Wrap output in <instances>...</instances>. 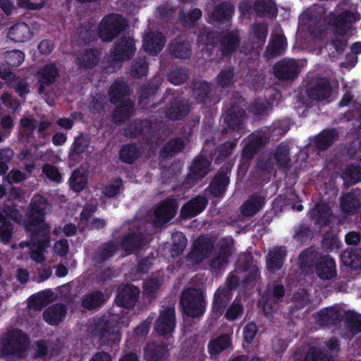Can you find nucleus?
<instances>
[{
  "label": "nucleus",
  "mask_w": 361,
  "mask_h": 361,
  "mask_svg": "<svg viewBox=\"0 0 361 361\" xmlns=\"http://www.w3.org/2000/svg\"><path fill=\"white\" fill-rule=\"evenodd\" d=\"M120 327L118 324L101 317L94 321L92 334L98 338L101 348H116L121 341Z\"/></svg>",
  "instance_id": "obj_1"
},
{
  "label": "nucleus",
  "mask_w": 361,
  "mask_h": 361,
  "mask_svg": "<svg viewBox=\"0 0 361 361\" xmlns=\"http://www.w3.org/2000/svg\"><path fill=\"white\" fill-rule=\"evenodd\" d=\"M127 27V21L121 14L110 13L101 20L97 35L103 42H110L124 32Z\"/></svg>",
  "instance_id": "obj_2"
},
{
  "label": "nucleus",
  "mask_w": 361,
  "mask_h": 361,
  "mask_svg": "<svg viewBox=\"0 0 361 361\" xmlns=\"http://www.w3.org/2000/svg\"><path fill=\"white\" fill-rule=\"evenodd\" d=\"M180 305L183 313L192 318L202 316L206 310V301L203 293L197 288H188L182 292Z\"/></svg>",
  "instance_id": "obj_3"
},
{
  "label": "nucleus",
  "mask_w": 361,
  "mask_h": 361,
  "mask_svg": "<svg viewBox=\"0 0 361 361\" xmlns=\"http://www.w3.org/2000/svg\"><path fill=\"white\" fill-rule=\"evenodd\" d=\"M30 344V338L22 330L8 331L2 339L1 353L4 355L23 357Z\"/></svg>",
  "instance_id": "obj_4"
},
{
  "label": "nucleus",
  "mask_w": 361,
  "mask_h": 361,
  "mask_svg": "<svg viewBox=\"0 0 361 361\" xmlns=\"http://www.w3.org/2000/svg\"><path fill=\"white\" fill-rule=\"evenodd\" d=\"M136 47L133 39L129 37H123L116 42L109 51V58L113 66L109 67L111 72L119 70L123 62L130 60L135 55Z\"/></svg>",
  "instance_id": "obj_5"
},
{
  "label": "nucleus",
  "mask_w": 361,
  "mask_h": 361,
  "mask_svg": "<svg viewBox=\"0 0 361 361\" xmlns=\"http://www.w3.org/2000/svg\"><path fill=\"white\" fill-rule=\"evenodd\" d=\"M245 111L239 106H231L227 109L224 116V124L221 133L226 135L229 132L237 133L238 138L245 132Z\"/></svg>",
  "instance_id": "obj_6"
},
{
  "label": "nucleus",
  "mask_w": 361,
  "mask_h": 361,
  "mask_svg": "<svg viewBox=\"0 0 361 361\" xmlns=\"http://www.w3.org/2000/svg\"><path fill=\"white\" fill-rule=\"evenodd\" d=\"M48 204L47 200L41 195H36L32 198L30 212L25 223L27 231H37L38 226L46 225L44 221Z\"/></svg>",
  "instance_id": "obj_7"
},
{
  "label": "nucleus",
  "mask_w": 361,
  "mask_h": 361,
  "mask_svg": "<svg viewBox=\"0 0 361 361\" xmlns=\"http://www.w3.org/2000/svg\"><path fill=\"white\" fill-rule=\"evenodd\" d=\"M31 233L30 240L36 248L31 251V257L37 263H43L45 260L43 252L50 245V231L48 225L38 226L37 231Z\"/></svg>",
  "instance_id": "obj_8"
},
{
  "label": "nucleus",
  "mask_w": 361,
  "mask_h": 361,
  "mask_svg": "<svg viewBox=\"0 0 361 361\" xmlns=\"http://www.w3.org/2000/svg\"><path fill=\"white\" fill-rule=\"evenodd\" d=\"M284 295L285 287L283 284L274 282L272 285L267 286L262 297V309L266 317L271 315L278 310L279 303L283 301Z\"/></svg>",
  "instance_id": "obj_9"
},
{
  "label": "nucleus",
  "mask_w": 361,
  "mask_h": 361,
  "mask_svg": "<svg viewBox=\"0 0 361 361\" xmlns=\"http://www.w3.org/2000/svg\"><path fill=\"white\" fill-rule=\"evenodd\" d=\"M233 165L224 164L212 178L208 186L209 193L214 197H223L230 183V176Z\"/></svg>",
  "instance_id": "obj_10"
},
{
  "label": "nucleus",
  "mask_w": 361,
  "mask_h": 361,
  "mask_svg": "<svg viewBox=\"0 0 361 361\" xmlns=\"http://www.w3.org/2000/svg\"><path fill=\"white\" fill-rule=\"evenodd\" d=\"M211 159L202 154L195 156L189 167L186 183L194 185L201 181L211 171Z\"/></svg>",
  "instance_id": "obj_11"
},
{
  "label": "nucleus",
  "mask_w": 361,
  "mask_h": 361,
  "mask_svg": "<svg viewBox=\"0 0 361 361\" xmlns=\"http://www.w3.org/2000/svg\"><path fill=\"white\" fill-rule=\"evenodd\" d=\"M305 92L311 101L323 102L331 97L332 86L329 80L317 78L307 82Z\"/></svg>",
  "instance_id": "obj_12"
},
{
  "label": "nucleus",
  "mask_w": 361,
  "mask_h": 361,
  "mask_svg": "<svg viewBox=\"0 0 361 361\" xmlns=\"http://www.w3.org/2000/svg\"><path fill=\"white\" fill-rule=\"evenodd\" d=\"M360 17L348 10H345L338 15H334L332 25L334 35L338 37H345L351 30L353 24L360 20Z\"/></svg>",
  "instance_id": "obj_13"
},
{
  "label": "nucleus",
  "mask_w": 361,
  "mask_h": 361,
  "mask_svg": "<svg viewBox=\"0 0 361 361\" xmlns=\"http://www.w3.org/2000/svg\"><path fill=\"white\" fill-rule=\"evenodd\" d=\"M178 202L173 197L160 202L154 211V224L161 226L169 222L176 214Z\"/></svg>",
  "instance_id": "obj_14"
},
{
  "label": "nucleus",
  "mask_w": 361,
  "mask_h": 361,
  "mask_svg": "<svg viewBox=\"0 0 361 361\" xmlns=\"http://www.w3.org/2000/svg\"><path fill=\"white\" fill-rule=\"evenodd\" d=\"M273 69L275 77L281 81L293 80L300 73L298 62L290 59H283L278 61Z\"/></svg>",
  "instance_id": "obj_15"
},
{
  "label": "nucleus",
  "mask_w": 361,
  "mask_h": 361,
  "mask_svg": "<svg viewBox=\"0 0 361 361\" xmlns=\"http://www.w3.org/2000/svg\"><path fill=\"white\" fill-rule=\"evenodd\" d=\"M38 92L43 94L46 87L51 86L59 78V70L54 62L46 63L37 71Z\"/></svg>",
  "instance_id": "obj_16"
},
{
  "label": "nucleus",
  "mask_w": 361,
  "mask_h": 361,
  "mask_svg": "<svg viewBox=\"0 0 361 361\" xmlns=\"http://www.w3.org/2000/svg\"><path fill=\"white\" fill-rule=\"evenodd\" d=\"M169 102V106L166 111V116L171 121H180L188 116L191 111L188 100L180 96L173 94Z\"/></svg>",
  "instance_id": "obj_17"
},
{
  "label": "nucleus",
  "mask_w": 361,
  "mask_h": 361,
  "mask_svg": "<svg viewBox=\"0 0 361 361\" xmlns=\"http://www.w3.org/2000/svg\"><path fill=\"white\" fill-rule=\"evenodd\" d=\"M176 327L175 308L167 307L161 311L154 324V331L160 336L171 335Z\"/></svg>",
  "instance_id": "obj_18"
},
{
  "label": "nucleus",
  "mask_w": 361,
  "mask_h": 361,
  "mask_svg": "<svg viewBox=\"0 0 361 361\" xmlns=\"http://www.w3.org/2000/svg\"><path fill=\"white\" fill-rule=\"evenodd\" d=\"M214 248L211 241L206 238L196 240L191 250L186 256V259L193 264H200L204 259L208 258Z\"/></svg>",
  "instance_id": "obj_19"
},
{
  "label": "nucleus",
  "mask_w": 361,
  "mask_h": 361,
  "mask_svg": "<svg viewBox=\"0 0 361 361\" xmlns=\"http://www.w3.org/2000/svg\"><path fill=\"white\" fill-rule=\"evenodd\" d=\"M146 361H166L170 355L169 345L164 342H149L144 348Z\"/></svg>",
  "instance_id": "obj_20"
},
{
  "label": "nucleus",
  "mask_w": 361,
  "mask_h": 361,
  "mask_svg": "<svg viewBox=\"0 0 361 361\" xmlns=\"http://www.w3.org/2000/svg\"><path fill=\"white\" fill-rule=\"evenodd\" d=\"M234 12L233 4L229 1H224L213 7L209 19L213 23L224 25L231 20Z\"/></svg>",
  "instance_id": "obj_21"
},
{
  "label": "nucleus",
  "mask_w": 361,
  "mask_h": 361,
  "mask_svg": "<svg viewBox=\"0 0 361 361\" xmlns=\"http://www.w3.org/2000/svg\"><path fill=\"white\" fill-rule=\"evenodd\" d=\"M140 289L133 284H126L116 295L115 301L118 306L123 308L133 307L140 297Z\"/></svg>",
  "instance_id": "obj_22"
},
{
  "label": "nucleus",
  "mask_w": 361,
  "mask_h": 361,
  "mask_svg": "<svg viewBox=\"0 0 361 361\" xmlns=\"http://www.w3.org/2000/svg\"><path fill=\"white\" fill-rule=\"evenodd\" d=\"M265 204L264 197L258 193L252 194L240 207V214L245 217L253 216L263 209Z\"/></svg>",
  "instance_id": "obj_23"
},
{
  "label": "nucleus",
  "mask_w": 361,
  "mask_h": 361,
  "mask_svg": "<svg viewBox=\"0 0 361 361\" xmlns=\"http://www.w3.org/2000/svg\"><path fill=\"white\" fill-rule=\"evenodd\" d=\"M207 204L208 201L205 197L195 196L182 206L180 209L181 216L185 219L195 217L205 209Z\"/></svg>",
  "instance_id": "obj_24"
},
{
  "label": "nucleus",
  "mask_w": 361,
  "mask_h": 361,
  "mask_svg": "<svg viewBox=\"0 0 361 361\" xmlns=\"http://www.w3.org/2000/svg\"><path fill=\"white\" fill-rule=\"evenodd\" d=\"M101 54V51L98 48L85 49L76 58L78 68L85 71L92 70L99 63Z\"/></svg>",
  "instance_id": "obj_25"
},
{
  "label": "nucleus",
  "mask_w": 361,
  "mask_h": 361,
  "mask_svg": "<svg viewBox=\"0 0 361 361\" xmlns=\"http://www.w3.org/2000/svg\"><path fill=\"white\" fill-rule=\"evenodd\" d=\"M166 39L161 32H149L143 39L142 47L149 55L159 54L165 44Z\"/></svg>",
  "instance_id": "obj_26"
},
{
  "label": "nucleus",
  "mask_w": 361,
  "mask_h": 361,
  "mask_svg": "<svg viewBox=\"0 0 361 361\" xmlns=\"http://www.w3.org/2000/svg\"><path fill=\"white\" fill-rule=\"evenodd\" d=\"M67 313V308L63 303H55L44 310L42 316L44 320L49 325L56 326L63 321Z\"/></svg>",
  "instance_id": "obj_27"
},
{
  "label": "nucleus",
  "mask_w": 361,
  "mask_h": 361,
  "mask_svg": "<svg viewBox=\"0 0 361 361\" xmlns=\"http://www.w3.org/2000/svg\"><path fill=\"white\" fill-rule=\"evenodd\" d=\"M185 142L180 137L169 139L161 148L159 158L161 160L171 159L182 152L185 147Z\"/></svg>",
  "instance_id": "obj_28"
},
{
  "label": "nucleus",
  "mask_w": 361,
  "mask_h": 361,
  "mask_svg": "<svg viewBox=\"0 0 361 361\" xmlns=\"http://www.w3.org/2000/svg\"><path fill=\"white\" fill-rule=\"evenodd\" d=\"M145 244V239L142 233H130L125 235L121 240V246L128 255L141 250Z\"/></svg>",
  "instance_id": "obj_29"
},
{
  "label": "nucleus",
  "mask_w": 361,
  "mask_h": 361,
  "mask_svg": "<svg viewBox=\"0 0 361 361\" xmlns=\"http://www.w3.org/2000/svg\"><path fill=\"white\" fill-rule=\"evenodd\" d=\"M315 272L322 280L332 279L336 275L335 260L329 255H322L315 269Z\"/></svg>",
  "instance_id": "obj_30"
},
{
  "label": "nucleus",
  "mask_w": 361,
  "mask_h": 361,
  "mask_svg": "<svg viewBox=\"0 0 361 361\" xmlns=\"http://www.w3.org/2000/svg\"><path fill=\"white\" fill-rule=\"evenodd\" d=\"M232 298L231 291L227 288H218L213 298L212 310L216 315H221Z\"/></svg>",
  "instance_id": "obj_31"
},
{
  "label": "nucleus",
  "mask_w": 361,
  "mask_h": 361,
  "mask_svg": "<svg viewBox=\"0 0 361 361\" xmlns=\"http://www.w3.org/2000/svg\"><path fill=\"white\" fill-rule=\"evenodd\" d=\"M310 217L314 219L315 224L319 226L329 225L332 216V211L329 204L319 202L310 211Z\"/></svg>",
  "instance_id": "obj_32"
},
{
  "label": "nucleus",
  "mask_w": 361,
  "mask_h": 361,
  "mask_svg": "<svg viewBox=\"0 0 361 361\" xmlns=\"http://www.w3.org/2000/svg\"><path fill=\"white\" fill-rule=\"evenodd\" d=\"M0 77L10 83V87L14 89L19 97H23L30 92L29 85L24 79H20L15 73L8 71H0Z\"/></svg>",
  "instance_id": "obj_33"
},
{
  "label": "nucleus",
  "mask_w": 361,
  "mask_h": 361,
  "mask_svg": "<svg viewBox=\"0 0 361 361\" xmlns=\"http://www.w3.org/2000/svg\"><path fill=\"white\" fill-rule=\"evenodd\" d=\"M170 54L176 59H188L192 54L190 43L187 40L174 39L168 45Z\"/></svg>",
  "instance_id": "obj_34"
},
{
  "label": "nucleus",
  "mask_w": 361,
  "mask_h": 361,
  "mask_svg": "<svg viewBox=\"0 0 361 361\" xmlns=\"http://www.w3.org/2000/svg\"><path fill=\"white\" fill-rule=\"evenodd\" d=\"M316 321L322 326H336L341 322V312L332 307L323 308L317 312Z\"/></svg>",
  "instance_id": "obj_35"
},
{
  "label": "nucleus",
  "mask_w": 361,
  "mask_h": 361,
  "mask_svg": "<svg viewBox=\"0 0 361 361\" xmlns=\"http://www.w3.org/2000/svg\"><path fill=\"white\" fill-rule=\"evenodd\" d=\"M32 37L30 27L25 23H16L9 28L8 37L14 42L20 43L30 40Z\"/></svg>",
  "instance_id": "obj_36"
},
{
  "label": "nucleus",
  "mask_w": 361,
  "mask_h": 361,
  "mask_svg": "<svg viewBox=\"0 0 361 361\" xmlns=\"http://www.w3.org/2000/svg\"><path fill=\"white\" fill-rule=\"evenodd\" d=\"M112 112V121L116 124H120L132 114L135 106L134 102L129 98L118 102Z\"/></svg>",
  "instance_id": "obj_37"
},
{
  "label": "nucleus",
  "mask_w": 361,
  "mask_h": 361,
  "mask_svg": "<svg viewBox=\"0 0 361 361\" xmlns=\"http://www.w3.org/2000/svg\"><path fill=\"white\" fill-rule=\"evenodd\" d=\"M118 251L116 243L110 240L102 243L93 255V261L97 264H103L111 258Z\"/></svg>",
  "instance_id": "obj_38"
},
{
  "label": "nucleus",
  "mask_w": 361,
  "mask_h": 361,
  "mask_svg": "<svg viewBox=\"0 0 361 361\" xmlns=\"http://www.w3.org/2000/svg\"><path fill=\"white\" fill-rule=\"evenodd\" d=\"M130 92L128 85L125 81L116 80L109 87V102L112 104H116L118 102L124 101Z\"/></svg>",
  "instance_id": "obj_39"
},
{
  "label": "nucleus",
  "mask_w": 361,
  "mask_h": 361,
  "mask_svg": "<svg viewBox=\"0 0 361 361\" xmlns=\"http://www.w3.org/2000/svg\"><path fill=\"white\" fill-rule=\"evenodd\" d=\"M322 255L314 247H310L302 250L299 255V264L302 269H316Z\"/></svg>",
  "instance_id": "obj_40"
},
{
  "label": "nucleus",
  "mask_w": 361,
  "mask_h": 361,
  "mask_svg": "<svg viewBox=\"0 0 361 361\" xmlns=\"http://www.w3.org/2000/svg\"><path fill=\"white\" fill-rule=\"evenodd\" d=\"M141 156V151L135 142L123 145L118 152V158L122 163L134 164Z\"/></svg>",
  "instance_id": "obj_41"
},
{
  "label": "nucleus",
  "mask_w": 361,
  "mask_h": 361,
  "mask_svg": "<svg viewBox=\"0 0 361 361\" xmlns=\"http://www.w3.org/2000/svg\"><path fill=\"white\" fill-rule=\"evenodd\" d=\"M239 35L233 32H228L222 35L219 39L222 55L228 56L235 52L240 44Z\"/></svg>",
  "instance_id": "obj_42"
},
{
  "label": "nucleus",
  "mask_w": 361,
  "mask_h": 361,
  "mask_svg": "<svg viewBox=\"0 0 361 361\" xmlns=\"http://www.w3.org/2000/svg\"><path fill=\"white\" fill-rule=\"evenodd\" d=\"M338 137L336 129H324L315 137L314 145L319 151H325L333 145Z\"/></svg>",
  "instance_id": "obj_43"
},
{
  "label": "nucleus",
  "mask_w": 361,
  "mask_h": 361,
  "mask_svg": "<svg viewBox=\"0 0 361 361\" xmlns=\"http://www.w3.org/2000/svg\"><path fill=\"white\" fill-rule=\"evenodd\" d=\"M287 47L286 38L283 35H276L269 42L264 55L268 59L281 56Z\"/></svg>",
  "instance_id": "obj_44"
},
{
  "label": "nucleus",
  "mask_w": 361,
  "mask_h": 361,
  "mask_svg": "<svg viewBox=\"0 0 361 361\" xmlns=\"http://www.w3.org/2000/svg\"><path fill=\"white\" fill-rule=\"evenodd\" d=\"M159 88L158 84L154 82H148L146 85H143L140 88L139 94V104L142 106L144 109H155L157 107V104L153 103L149 104V100L152 99L157 90Z\"/></svg>",
  "instance_id": "obj_45"
},
{
  "label": "nucleus",
  "mask_w": 361,
  "mask_h": 361,
  "mask_svg": "<svg viewBox=\"0 0 361 361\" xmlns=\"http://www.w3.org/2000/svg\"><path fill=\"white\" fill-rule=\"evenodd\" d=\"M151 128V123L146 120L135 118L123 129V135L128 138H136Z\"/></svg>",
  "instance_id": "obj_46"
},
{
  "label": "nucleus",
  "mask_w": 361,
  "mask_h": 361,
  "mask_svg": "<svg viewBox=\"0 0 361 361\" xmlns=\"http://www.w3.org/2000/svg\"><path fill=\"white\" fill-rule=\"evenodd\" d=\"M274 158L279 169L288 170L290 169L291 163L288 145L281 142L277 145L274 154Z\"/></svg>",
  "instance_id": "obj_47"
},
{
  "label": "nucleus",
  "mask_w": 361,
  "mask_h": 361,
  "mask_svg": "<svg viewBox=\"0 0 361 361\" xmlns=\"http://www.w3.org/2000/svg\"><path fill=\"white\" fill-rule=\"evenodd\" d=\"M212 86L205 80H198L193 83L192 96L198 102L206 103L211 100Z\"/></svg>",
  "instance_id": "obj_48"
},
{
  "label": "nucleus",
  "mask_w": 361,
  "mask_h": 361,
  "mask_svg": "<svg viewBox=\"0 0 361 361\" xmlns=\"http://www.w3.org/2000/svg\"><path fill=\"white\" fill-rule=\"evenodd\" d=\"M253 10L259 17L273 18L277 15V8L272 0H255Z\"/></svg>",
  "instance_id": "obj_49"
},
{
  "label": "nucleus",
  "mask_w": 361,
  "mask_h": 361,
  "mask_svg": "<svg viewBox=\"0 0 361 361\" xmlns=\"http://www.w3.org/2000/svg\"><path fill=\"white\" fill-rule=\"evenodd\" d=\"M340 204L341 210L346 214H355L361 206L360 200L353 192L343 195Z\"/></svg>",
  "instance_id": "obj_50"
},
{
  "label": "nucleus",
  "mask_w": 361,
  "mask_h": 361,
  "mask_svg": "<svg viewBox=\"0 0 361 361\" xmlns=\"http://www.w3.org/2000/svg\"><path fill=\"white\" fill-rule=\"evenodd\" d=\"M286 252L282 248H276L269 253L267 261V269L272 273L278 271L283 266Z\"/></svg>",
  "instance_id": "obj_51"
},
{
  "label": "nucleus",
  "mask_w": 361,
  "mask_h": 361,
  "mask_svg": "<svg viewBox=\"0 0 361 361\" xmlns=\"http://www.w3.org/2000/svg\"><path fill=\"white\" fill-rule=\"evenodd\" d=\"M104 302V293L99 290H93L90 293L84 295L81 300L82 306L89 310L101 306Z\"/></svg>",
  "instance_id": "obj_52"
},
{
  "label": "nucleus",
  "mask_w": 361,
  "mask_h": 361,
  "mask_svg": "<svg viewBox=\"0 0 361 361\" xmlns=\"http://www.w3.org/2000/svg\"><path fill=\"white\" fill-rule=\"evenodd\" d=\"M87 175L80 169H75L69 178L71 189L75 192H80L87 187Z\"/></svg>",
  "instance_id": "obj_53"
},
{
  "label": "nucleus",
  "mask_w": 361,
  "mask_h": 361,
  "mask_svg": "<svg viewBox=\"0 0 361 361\" xmlns=\"http://www.w3.org/2000/svg\"><path fill=\"white\" fill-rule=\"evenodd\" d=\"M235 81V73L233 66L222 68L216 77V84L221 88L229 87Z\"/></svg>",
  "instance_id": "obj_54"
},
{
  "label": "nucleus",
  "mask_w": 361,
  "mask_h": 361,
  "mask_svg": "<svg viewBox=\"0 0 361 361\" xmlns=\"http://www.w3.org/2000/svg\"><path fill=\"white\" fill-rule=\"evenodd\" d=\"M231 344V339L227 335H221L216 339L210 341L208 344V352L212 355H216L226 349Z\"/></svg>",
  "instance_id": "obj_55"
},
{
  "label": "nucleus",
  "mask_w": 361,
  "mask_h": 361,
  "mask_svg": "<svg viewBox=\"0 0 361 361\" xmlns=\"http://www.w3.org/2000/svg\"><path fill=\"white\" fill-rule=\"evenodd\" d=\"M148 63L145 56L135 59L131 63L130 73L134 78H141L148 73Z\"/></svg>",
  "instance_id": "obj_56"
},
{
  "label": "nucleus",
  "mask_w": 361,
  "mask_h": 361,
  "mask_svg": "<svg viewBox=\"0 0 361 361\" xmlns=\"http://www.w3.org/2000/svg\"><path fill=\"white\" fill-rule=\"evenodd\" d=\"M237 145V140L226 141L218 146L216 149V155L214 159L216 164L224 162L230 157Z\"/></svg>",
  "instance_id": "obj_57"
},
{
  "label": "nucleus",
  "mask_w": 361,
  "mask_h": 361,
  "mask_svg": "<svg viewBox=\"0 0 361 361\" xmlns=\"http://www.w3.org/2000/svg\"><path fill=\"white\" fill-rule=\"evenodd\" d=\"M187 238L182 232H178L172 235V245L171 255L177 257L183 254L187 245Z\"/></svg>",
  "instance_id": "obj_58"
},
{
  "label": "nucleus",
  "mask_w": 361,
  "mask_h": 361,
  "mask_svg": "<svg viewBox=\"0 0 361 361\" xmlns=\"http://www.w3.org/2000/svg\"><path fill=\"white\" fill-rule=\"evenodd\" d=\"M202 16V11L198 8H194L188 12L184 11H180L179 20L185 25L189 27H195L197 22L201 19Z\"/></svg>",
  "instance_id": "obj_59"
},
{
  "label": "nucleus",
  "mask_w": 361,
  "mask_h": 361,
  "mask_svg": "<svg viewBox=\"0 0 361 361\" xmlns=\"http://www.w3.org/2000/svg\"><path fill=\"white\" fill-rule=\"evenodd\" d=\"M189 78L188 69L182 66L176 67L167 74L168 80L173 85L183 84Z\"/></svg>",
  "instance_id": "obj_60"
},
{
  "label": "nucleus",
  "mask_w": 361,
  "mask_h": 361,
  "mask_svg": "<svg viewBox=\"0 0 361 361\" xmlns=\"http://www.w3.org/2000/svg\"><path fill=\"white\" fill-rule=\"evenodd\" d=\"M96 38L97 35L93 25L87 24L78 27V40L80 44H90L91 42H94Z\"/></svg>",
  "instance_id": "obj_61"
},
{
  "label": "nucleus",
  "mask_w": 361,
  "mask_h": 361,
  "mask_svg": "<svg viewBox=\"0 0 361 361\" xmlns=\"http://www.w3.org/2000/svg\"><path fill=\"white\" fill-rule=\"evenodd\" d=\"M305 361H334L332 355L324 353L319 348L310 347L305 355Z\"/></svg>",
  "instance_id": "obj_62"
},
{
  "label": "nucleus",
  "mask_w": 361,
  "mask_h": 361,
  "mask_svg": "<svg viewBox=\"0 0 361 361\" xmlns=\"http://www.w3.org/2000/svg\"><path fill=\"white\" fill-rule=\"evenodd\" d=\"M322 246L326 251H332L340 248V240L333 231H326L322 237Z\"/></svg>",
  "instance_id": "obj_63"
},
{
  "label": "nucleus",
  "mask_w": 361,
  "mask_h": 361,
  "mask_svg": "<svg viewBox=\"0 0 361 361\" xmlns=\"http://www.w3.org/2000/svg\"><path fill=\"white\" fill-rule=\"evenodd\" d=\"M345 323L349 330L354 334L361 332V315L354 312H345Z\"/></svg>",
  "instance_id": "obj_64"
}]
</instances>
